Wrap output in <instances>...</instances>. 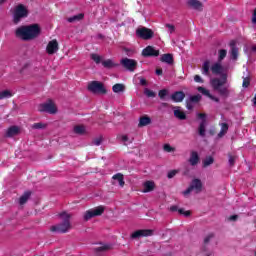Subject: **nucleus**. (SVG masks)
<instances>
[{
    "label": "nucleus",
    "mask_w": 256,
    "mask_h": 256,
    "mask_svg": "<svg viewBox=\"0 0 256 256\" xmlns=\"http://www.w3.org/2000/svg\"><path fill=\"white\" fill-rule=\"evenodd\" d=\"M113 93H123L125 91V84L117 83L112 86Z\"/></svg>",
    "instance_id": "c85d7f7f"
},
{
    "label": "nucleus",
    "mask_w": 256,
    "mask_h": 256,
    "mask_svg": "<svg viewBox=\"0 0 256 256\" xmlns=\"http://www.w3.org/2000/svg\"><path fill=\"white\" fill-rule=\"evenodd\" d=\"M252 23L256 25V8L254 9V12L252 14Z\"/></svg>",
    "instance_id": "4d7b16f0"
},
{
    "label": "nucleus",
    "mask_w": 256,
    "mask_h": 256,
    "mask_svg": "<svg viewBox=\"0 0 256 256\" xmlns=\"http://www.w3.org/2000/svg\"><path fill=\"white\" fill-rule=\"evenodd\" d=\"M74 132L77 133V135H83V133H85V126H75L74 127Z\"/></svg>",
    "instance_id": "c9c22d12"
},
{
    "label": "nucleus",
    "mask_w": 256,
    "mask_h": 256,
    "mask_svg": "<svg viewBox=\"0 0 256 256\" xmlns=\"http://www.w3.org/2000/svg\"><path fill=\"white\" fill-rule=\"evenodd\" d=\"M215 163V159L212 156H207L203 160V167H209V165H213Z\"/></svg>",
    "instance_id": "72a5a7b5"
},
{
    "label": "nucleus",
    "mask_w": 256,
    "mask_h": 256,
    "mask_svg": "<svg viewBox=\"0 0 256 256\" xmlns=\"http://www.w3.org/2000/svg\"><path fill=\"white\" fill-rule=\"evenodd\" d=\"M212 101H215V103H219V98L218 97H215L213 96L212 94L210 95V98Z\"/></svg>",
    "instance_id": "bf43d9fd"
},
{
    "label": "nucleus",
    "mask_w": 256,
    "mask_h": 256,
    "mask_svg": "<svg viewBox=\"0 0 256 256\" xmlns=\"http://www.w3.org/2000/svg\"><path fill=\"white\" fill-rule=\"evenodd\" d=\"M102 65L105 67V69H113V67H119V64L113 62L111 59L102 61Z\"/></svg>",
    "instance_id": "a878e982"
},
{
    "label": "nucleus",
    "mask_w": 256,
    "mask_h": 256,
    "mask_svg": "<svg viewBox=\"0 0 256 256\" xmlns=\"http://www.w3.org/2000/svg\"><path fill=\"white\" fill-rule=\"evenodd\" d=\"M144 94L147 96V97H156L157 94H155V92L153 90H150L149 88H146L144 90Z\"/></svg>",
    "instance_id": "37998d69"
},
{
    "label": "nucleus",
    "mask_w": 256,
    "mask_h": 256,
    "mask_svg": "<svg viewBox=\"0 0 256 256\" xmlns=\"http://www.w3.org/2000/svg\"><path fill=\"white\" fill-rule=\"evenodd\" d=\"M237 219H239L238 215H232L229 217V221H236Z\"/></svg>",
    "instance_id": "052dcab7"
},
{
    "label": "nucleus",
    "mask_w": 256,
    "mask_h": 256,
    "mask_svg": "<svg viewBox=\"0 0 256 256\" xmlns=\"http://www.w3.org/2000/svg\"><path fill=\"white\" fill-rule=\"evenodd\" d=\"M156 75H163V69L161 68L156 69Z\"/></svg>",
    "instance_id": "680f3d73"
},
{
    "label": "nucleus",
    "mask_w": 256,
    "mask_h": 256,
    "mask_svg": "<svg viewBox=\"0 0 256 256\" xmlns=\"http://www.w3.org/2000/svg\"><path fill=\"white\" fill-rule=\"evenodd\" d=\"M210 71H212L213 75H221L223 73V66L219 63H214L210 67Z\"/></svg>",
    "instance_id": "5701e85b"
},
{
    "label": "nucleus",
    "mask_w": 256,
    "mask_h": 256,
    "mask_svg": "<svg viewBox=\"0 0 256 256\" xmlns=\"http://www.w3.org/2000/svg\"><path fill=\"white\" fill-rule=\"evenodd\" d=\"M120 64L122 65V67H124V69L130 71L131 73H133V71L137 69V61L134 59L123 58L122 60H120Z\"/></svg>",
    "instance_id": "9d476101"
},
{
    "label": "nucleus",
    "mask_w": 256,
    "mask_h": 256,
    "mask_svg": "<svg viewBox=\"0 0 256 256\" xmlns=\"http://www.w3.org/2000/svg\"><path fill=\"white\" fill-rule=\"evenodd\" d=\"M45 127H47V124H43L41 122L34 123L32 125V129H45Z\"/></svg>",
    "instance_id": "79ce46f5"
},
{
    "label": "nucleus",
    "mask_w": 256,
    "mask_h": 256,
    "mask_svg": "<svg viewBox=\"0 0 256 256\" xmlns=\"http://www.w3.org/2000/svg\"><path fill=\"white\" fill-rule=\"evenodd\" d=\"M200 101H201V95H199V94L191 96L189 99L190 103H199Z\"/></svg>",
    "instance_id": "4c0bfd02"
},
{
    "label": "nucleus",
    "mask_w": 256,
    "mask_h": 256,
    "mask_svg": "<svg viewBox=\"0 0 256 256\" xmlns=\"http://www.w3.org/2000/svg\"><path fill=\"white\" fill-rule=\"evenodd\" d=\"M170 211L175 213L178 211L179 215H184V217H191V211H185L183 208H179L177 205L170 206Z\"/></svg>",
    "instance_id": "f3484780"
},
{
    "label": "nucleus",
    "mask_w": 256,
    "mask_h": 256,
    "mask_svg": "<svg viewBox=\"0 0 256 256\" xmlns=\"http://www.w3.org/2000/svg\"><path fill=\"white\" fill-rule=\"evenodd\" d=\"M210 69H211V61L210 60L204 61V63L202 64V68H201L202 75L209 77L211 75Z\"/></svg>",
    "instance_id": "a211bd4d"
},
{
    "label": "nucleus",
    "mask_w": 256,
    "mask_h": 256,
    "mask_svg": "<svg viewBox=\"0 0 256 256\" xmlns=\"http://www.w3.org/2000/svg\"><path fill=\"white\" fill-rule=\"evenodd\" d=\"M186 108H187L189 111H191V109H193V102H190V100L187 101V102H186Z\"/></svg>",
    "instance_id": "6e6d98bb"
},
{
    "label": "nucleus",
    "mask_w": 256,
    "mask_h": 256,
    "mask_svg": "<svg viewBox=\"0 0 256 256\" xmlns=\"http://www.w3.org/2000/svg\"><path fill=\"white\" fill-rule=\"evenodd\" d=\"M91 59H93L98 65L101 63V56L98 54H91Z\"/></svg>",
    "instance_id": "09e8293b"
},
{
    "label": "nucleus",
    "mask_w": 256,
    "mask_h": 256,
    "mask_svg": "<svg viewBox=\"0 0 256 256\" xmlns=\"http://www.w3.org/2000/svg\"><path fill=\"white\" fill-rule=\"evenodd\" d=\"M31 197V191H26L24 194L19 198V205H25L29 198Z\"/></svg>",
    "instance_id": "cd10ccee"
},
{
    "label": "nucleus",
    "mask_w": 256,
    "mask_h": 256,
    "mask_svg": "<svg viewBox=\"0 0 256 256\" xmlns=\"http://www.w3.org/2000/svg\"><path fill=\"white\" fill-rule=\"evenodd\" d=\"M210 83L214 91H217L220 97H224L225 99L229 97V88L224 86L227 83V74H222V79L213 78Z\"/></svg>",
    "instance_id": "7ed1b4c3"
},
{
    "label": "nucleus",
    "mask_w": 256,
    "mask_h": 256,
    "mask_svg": "<svg viewBox=\"0 0 256 256\" xmlns=\"http://www.w3.org/2000/svg\"><path fill=\"white\" fill-rule=\"evenodd\" d=\"M188 5L196 11H203V3H201L199 0H188Z\"/></svg>",
    "instance_id": "aec40b11"
},
{
    "label": "nucleus",
    "mask_w": 256,
    "mask_h": 256,
    "mask_svg": "<svg viewBox=\"0 0 256 256\" xmlns=\"http://www.w3.org/2000/svg\"><path fill=\"white\" fill-rule=\"evenodd\" d=\"M84 17H85V14L79 13L77 15L67 18V21L68 23H75V21H82Z\"/></svg>",
    "instance_id": "473e14b6"
},
{
    "label": "nucleus",
    "mask_w": 256,
    "mask_h": 256,
    "mask_svg": "<svg viewBox=\"0 0 256 256\" xmlns=\"http://www.w3.org/2000/svg\"><path fill=\"white\" fill-rule=\"evenodd\" d=\"M231 47V58L236 61V59L239 57V48L235 45V41L230 42Z\"/></svg>",
    "instance_id": "412c9836"
},
{
    "label": "nucleus",
    "mask_w": 256,
    "mask_h": 256,
    "mask_svg": "<svg viewBox=\"0 0 256 256\" xmlns=\"http://www.w3.org/2000/svg\"><path fill=\"white\" fill-rule=\"evenodd\" d=\"M218 53H219L218 61H223V59H225V57H227V50H225V49L219 50Z\"/></svg>",
    "instance_id": "e433bc0d"
},
{
    "label": "nucleus",
    "mask_w": 256,
    "mask_h": 256,
    "mask_svg": "<svg viewBox=\"0 0 256 256\" xmlns=\"http://www.w3.org/2000/svg\"><path fill=\"white\" fill-rule=\"evenodd\" d=\"M197 117H198V119H201L202 121H207V114H205V113H198Z\"/></svg>",
    "instance_id": "603ef678"
},
{
    "label": "nucleus",
    "mask_w": 256,
    "mask_h": 256,
    "mask_svg": "<svg viewBox=\"0 0 256 256\" xmlns=\"http://www.w3.org/2000/svg\"><path fill=\"white\" fill-rule=\"evenodd\" d=\"M7 97H11V92L9 90L0 92V99H7Z\"/></svg>",
    "instance_id": "a19ab883"
},
{
    "label": "nucleus",
    "mask_w": 256,
    "mask_h": 256,
    "mask_svg": "<svg viewBox=\"0 0 256 256\" xmlns=\"http://www.w3.org/2000/svg\"><path fill=\"white\" fill-rule=\"evenodd\" d=\"M112 179H114L115 181H118L120 187H125V179L123 177V174L121 173H117L115 174Z\"/></svg>",
    "instance_id": "2f4dec72"
},
{
    "label": "nucleus",
    "mask_w": 256,
    "mask_h": 256,
    "mask_svg": "<svg viewBox=\"0 0 256 256\" xmlns=\"http://www.w3.org/2000/svg\"><path fill=\"white\" fill-rule=\"evenodd\" d=\"M173 111L174 117H176V119H179L180 121H185V119H187V114L185 113V111L181 110V107L174 106Z\"/></svg>",
    "instance_id": "dca6fc26"
},
{
    "label": "nucleus",
    "mask_w": 256,
    "mask_h": 256,
    "mask_svg": "<svg viewBox=\"0 0 256 256\" xmlns=\"http://www.w3.org/2000/svg\"><path fill=\"white\" fill-rule=\"evenodd\" d=\"M159 50L153 46H147L142 50V57H159Z\"/></svg>",
    "instance_id": "ddd939ff"
},
{
    "label": "nucleus",
    "mask_w": 256,
    "mask_h": 256,
    "mask_svg": "<svg viewBox=\"0 0 256 256\" xmlns=\"http://www.w3.org/2000/svg\"><path fill=\"white\" fill-rule=\"evenodd\" d=\"M221 130L218 133V139H221L227 135V132L229 131V124L227 123H221Z\"/></svg>",
    "instance_id": "b1692460"
},
{
    "label": "nucleus",
    "mask_w": 256,
    "mask_h": 256,
    "mask_svg": "<svg viewBox=\"0 0 256 256\" xmlns=\"http://www.w3.org/2000/svg\"><path fill=\"white\" fill-rule=\"evenodd\" d=\"M140 85H142L143 87L147 86V80L144 78L140 79Z\"/></svg>",
    "instance_id": "13d9d810"
},
{
    "label": "nucleus",
    "mask_w": 256,
    "mask_h": 256,
    "mask_svg": "<svg viewBox=\"0 0 256 256\" xmlns=\"http://www.w3.org/2000/svg\"><path fill=\"white\" fill-rule=\"evenodd\" d=\"M169 91L167 89H162L158 92V97L160 99H165V97H167Z\"/></svg>",
    "instance_id": "58836bf2"
},
{
    "label": "nucleus",
    "mask_w": 256,
    "mask_h": 256,
    "mask_svg": "<svg viewBox=\"0 0 256 256\" xmlns=\"http://www.w3.org/2000/svg\"><path fill=\"white\" fill-rule=\"evenodd\" d=\"M188 162L190 163V165L192 167H195V165H198L199 164V153H197V151H192L190 153V158H189Z\"/></svg>",
    "instance_id": "6ab92c4d"
},
{
    "label": "nucleus",
    "mask_w": 256,
    "mask_h": 256,
    "mask_svg": "<svg viewBox=\"0 0 256 256\" xmlns=\"http://www.w3.org/2000/svg\"><path fill=\"white\" fill-rule=\"evenodd\" d=\"M19 133H21V129L19 128V126H10L5 133V137H8L9 139H11L12 137H15L17 135H19Z\"/></svg>",
    "instance_id": "4468645a"
},
{
    "label": "nucleus",
    "mask_w": 256,
    "mask_h": 256,
    "mask_svg": "<svg viewBox=\"0 0 256 256\" xmlns=\"http://www.w3.org/2000/svg\"><path fill=\"white\" fill-rule=\"evenodd\" d=\"M214 237H215V234L213 233H209L208 235H206L204 238V245L211 243V239H213Z\"/></svg>",
    "instance_id": "ea45409f"
},
{
    "label": "nucleus",
    "mask_w": 256,
    "mask_h": 256,
    "mask_svg": "<svg viewBox=\"0 0 256 256\" xmlns=\"http://www.w3.org/2000/svg\"><path fill=\"white\" fill-rule=\"evenodd\" d=\"M155 189V182L153 181H146L144 183V190L143 193H151Z\"/></svg>",
    "instance_id": "393cba45"
},
{
    "label": "nucleus",
    "mask_w": 256,
    "mask_h": 256,
    "mask_svg": "<svg viewBox=\"0 0 256 256\" xmlns=\"http://www.w3.org/2000/svg\"><path fill=\"white\" fill-rule=\"evenodd\" d=\"M252 51H256V46H253V47H252Z\"/></svg>",
    "instance_id": "69168bd1"
},
{
    "label": "nucleus",
    "mask_w": 256,
    "mask_h": 256,
    "mask_svg": "<svg viewBox=\"0 0 256 256\" xmlns=\"http://www.w3.org/2000/svg\"><path fill=\"white\" fill-rule=\"evenodd\" d=\"M5 1H7V0H0V5H3V3H5Z\"/></svg>",
    "instance_id": "e2e57ef3"
},
{
    "label": "nucleus",
    "mask_w": 256,
    "mask_h": 256,
    "mask_svg": "<svg viewBox=\"0 0 256 256\" xmlns=\"http://www.w3.org/2000/svg\"><path fill=\"white\" fill-rule=\"evenodd\" d=\"M250 85H251V79L249 77H245L243 79L242 87L247 89V87H249Z\"/></svg>",
    "instance_id": "c03bdc74"
},
{
    "label": "nucleus",
    "mask_w": 256,
    "mask_h": 256,
    "mask_svg": "<svg viewBox=\"0 0 256 256\" xmlns=\"http://www.w3.org/2000/svg\"><path fill=\"white\" fill-rule=\"evenodd\" d=\"M103 213H105L104 206H98L94 209L87 210L84 213V221H89V219H93V217H100Z\"/></svg>",
    "instance_id": "0eeeda50"
},
{
    "label": "nucleus",
    "mask_w": 256,
    "mask_h": 256,
    "mask_svg": "<svg viewBox=\"0 0 256 256\" xmlns=\"http://www.w3.org/2000/svg\"><path fill=\"white\" fill-rule=\"evenodd\" d=\"M57 51H59V42H57L56 39L48 42L46 47V53H48V55H55Z\"/></svg>",
    "instance_id": "f8f14e48"
},
{
    "label": "nucleus",
    "mask_w": 256,
    "mask_h": 256,
    "mask_svg": "<svg viewBox=\"0 0 256 256\" xmlns=\"http://www.w3.org/2000/svg\"><path fill=\"white\" fill-rule=\"evenodd\" d=\"M153 230L151 229H140L136 230L131 234L132 239H141V237H152Z\"/></svg>",
    "instance_id": "9b49d317"
},
{
    "label": "nucleus",
    "mask_w": 256,
    "mask_h": 256,
    "mask_svg": "<svg viewBox=\"0 0 256 256\" xmlns=\"http://www.w3.org/2000/svg\"><path fill=\"white\" fill-rule=\"evenodd\" d=\"M175 175H177V170H171L170 172H168L167 177L168 179H173Z\"/></svg>",
    "instance_id": "3c124183"
},
{
    "label": "nucleus",
    "mask_w": 256,
    "mask_h": 256,
    "mask_svg": "<svg viewBox=\"0 0 256 256\" xmlns=\"http://www.w3.org/2000/svg\"><path fill=\"white\" fill-rule=\"evenodd\" d=\"M162 105H163V107H168L169 106V104H167V103H163Z\"/></svg>",
    "instance_id": "0e129e2a"
},
{
    "label": "nucleus",
    "mask_w": 256,
    "mask_h": 256,
    "mask_svg": "<svg viewBox=\"0 0 256 256\" xmlns=\"http://www.w3.org/2000/svg\"><path fill=\"white\" fill-rule=\"evenodd\" d=\"M170 99L174 103H183V100L185 99V92L183 91H176L171 96Z\"/></svg>",
    "instance_id": "2eb2a0df"
},
{
    "label": "nucleus",
    "mask_w": 256,
    "mask_h": 256,
    "mask_svg": "<svg viewBox=\"0 0 256 256\" xmlns=\"http://www.w3.org/2000/svg\"><path fill=\"white\" fill-rule=\"evenodd\" d=\"M207 125V121H201L198 127V135H200V137H205V132H206V127Z\"/></svg>",
    "instance_id": "7c9ffc66"
},
{
    "label": "nucleus",
    "mask_w": 256,
    "mask_h": 256,
    "mask_svg": "<svg viewBox=\"0 0 256 256\" xmlns=\"http://www.w3.org/2000/svg\"><path fill=\"white\" fill-rule=\"evenodd\" d=\"M29 17V9H27V6L24 4H18L14 8V13H13V23L14 25H19L21 23V19H25Z\"/></svg>",
    "instance_id": "20e7f679"
},
{
    "label": "nucleus",
    "mask_w": 256,
    "mask_h": 256,
    "mask_svg": "<svg viewBox=\"0 0 256 256\" xmlns=\"http://www.w3.org/2000/svg\"><path fill=\"white\" fill-rule=\"evenodd\" d=\"M88 91L94 95H107V88L105 84L99 81H91L87 86Z\"/></svg>",
    "instance_id": "39448f33"
},
{
    "label": "nucleus",
    "mask_w": 256,
    "mask_h": 256,
    "mask_svg": "<svg viewBox=\"0 0 256 256\" xmlns=\"http://www.w3.org/2000/svg\"><path fill=\"white\" fill-rule=\"evenodd\" d=\"M102 142H103V139H102V138H95V139L92 141V145H96V147H99V145H101Z\"/></svg>",
    "instance_id": "8fccbe9b"
},
{
    "label": "nucleus",
    "mask_w": 256,
    "mask_h": 256,
    "mask_svg": "<svg viewBox=\"0 0 256 256\" xmlns=\"http://www.w3.org/2000/svg\"><path fill=\"white\" fill-rule=\"evenodd\" d=\"M163 150L166 151V153H173V151H175V148H173L169 144H164Z\"/></svg>",
    "instance_id": "a18cd8bd"
},
{
    "label": "nucleus",
    "mask_w": 256,
    "mask_h": 256,
    "mask_svg": "<svg viewBox=\"0 0 256 256\" xmlns=\"http://www.w3.org/2000/svg\"><path fill=\"white\" fill-rule=\"evenodd\" d=\"M197 91H199V93H202V95H205L206 97H211V92H209V90H207L205 87L199 86L197 88Z\"/></svg>",
    "instance_id": "f704fd0d"
},
{
    "label": "nucleus",
    "mask_w": 256,
    "mask_h": 256,
    "mask_svg": "<svg viewBox=\"0 0 256 256\" xmlns=\"http://www.w3.org/2000/svg\"><path fill=\"white\" fill-rule=\"evenodd\" d=\"M194 81H195V83H203V78H201V76H199V75H195Z\"/></svg>",
    "instance_id": "5fc2aeb1"
},
{
    "label": "nucleus",
    "mask_w": 256,
    "mask_h": 256,
    "mask_svg": "<svg viewBox=\"0 0 256 256\" xmlns=\"http://www.w3.org/2000/svg\"><path fill=\"white\" fill-rule=\"evenodd\" d=\"M165 27L169 29L170 33H175V26L173 24H166Z\"/></svg>",
    "instance_id": "864d4df0"
},
{
    "label": "nucleus",
    "mask_w": 256,
    "mask_h": 256,
    "mask_svg": "<svg viewBox=\"0 0 256 256\" xmlns=\"http://www.w3.org/2000/svg\"><path fill=\"white\" fill-rule=\"evenodd\" d=\"M120 139H121L122 143H133V139L129 140V136H127V135L120 136Z\"/></svg>",
    "instance_id": "de8ad7c7"
},
{
    "label": "nucleus",
    "mask_w": 256,
    "mask_h": 256,
    "mask_svg": "<svg viewBox=\"0 0 256 256\" xmlns=\"http://www.w3.org/2000/svg\"><path fill=\"white\" fill-rule=\"evenodd\" d=\"M110 249H111V245H109V244H104V245H102V246L96 247V248L94 249V251H95V253H96L97 255H99V253H105V251H109Z\"/></svg>",
    "instance_id": "c756f323"
},
{
    "label": "nucleus",
    "mask_w": 256,
    "mask_h": 256,
    "mask_svg": "<svg viewBox=\"0 0 256 256\" xmlns=\"http://www.w3.org/2000/svg\"><path fill=\"white\" fill-rule=\"evenodd\" d=\"M147 125H151V118L148 116L140 117L138 127H147Z\"/></svg>",
    "instance_id": "bb28decb"
},
{
    "label": "nucleus",
    "mask_w": 256,
    "mask_h": 256,
    "mask_svg": "<svg viewBox=\"0 0 256 256\" xmlns=\"http://www.w3.org/2000/svg\"><path fill=\"white\" fill-rule=\"evenodd\" d=\"M160 61L162 63H167V65H173L175 63V60L173 59V54H163L160 58Z\"/></svg>",
    "instance_id": "4be33fe9"
},
{
    "label": "nucleus",
    "mask_w": 256,
    "mask_h": 256,
    "mask_svg": "<svg viewBox=\"0 0 256 256\" xmlns=\"http://www.w3.org/2000/svg\"><path fill=\"white\" fill-rule=\"evenodd\" d=\"M14 35L21 41H33L41 35V26L37 23L16 28Z\"/></svg>",
    "instance_id": "f257e3e1"
},
{
    "label": "nucleus",
    "mask_w": 256,
    "mask_h": 256,
    "mask_svg": "<svg viewBox=\"0 0 256 256\" xmlns=\"http://www.w3.org/2000/svg\"><path fill=\"white\" fill-rule=\"evenodd\" d=\"M136 35L137 37H139L140 39H143L144 41H149V39H153L155 32H153V30L147 27H142L136 30Z\"/></svg>",
    "instance_id": "6e6552de"
},
{
    "label": "nucleus",
    "mask_w": 256,
    "mask_h": 256,
    "mask_svg": "<svg viewBox=\"0 0 256 256\" xmlns=\"http://www.w3.org/2000/svg\"><path fill=\"white\" fill-rule=\"evenodd\" d=\"M38 111L40 113H50V115H55V113H57V107L53 103V100H48L46 103H42L38 106Z\"/></svg>",
    "instance_id": "423d86ee"
},
{
    "label": "nucleus",
    "mask_w": 256,
    "mask_h": 256,
    "mask_svg": "<svg viewBox=\"0 0 256 256\" xmlns=\"http://www.w3.org/2000/svg\"><path fill=\"white\" fill-rule=\"evenodd\" d=\"M235 161H237V156H233L231 154H229V165L230 167H233L235 165Z\"/></svg>",
    "instance_id": "49530a36"
},
{
    "label": "nucleus",
    "mask_w": 256,
    "mask_h": 256,
    "mask_svg": "<svg viewBox=\"0 0 256 256\" xmlns=\"http://www.w3.org/2000/svg\"><path fill=\"white\" fill-rule=\"evenodd\" d=\"M203 190V183L200 179H193L190 186L183 192V195H189L191 191H196V193H201Z\"/></svg>",
    "instance_id": "1a4fd4ad"
},
{
    "label": "nucleus",
    "mask_w": 256,
    "mask_h": 256,
    "mask_svg": "<svg viewBox=\"0 0 256 256\" xmlns=\"http://www.w3.org/2000/svg\"><path fill=\"white\" fill-rule=\"evenodd\" d=\"M63 222L60 224L50 227L52 233H67L71 229V217L72 215L67 212H62L58 214Z\"/></svg>",
    "instance_id": "f03ea898"
}]
</instances>
